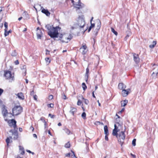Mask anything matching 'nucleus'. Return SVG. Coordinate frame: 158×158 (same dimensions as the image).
<instances>
[{"label":"nucleus","mask_w":158,"mask_h":158,"mask_svg":"<svg viewBox=\"0 0 158 158\" xmlns=\"http://www.w3.org/2000/svg\"><path fill=\"white\" fill-rule=\"evenodd\" d=\"M46 28L48 30V34L51 38L57 37L58 35V29L59 27H53L52 26L48 24L45 26Z\"/></svg>","instance_id":"1"},{"label":"nucleus","mask_w":158,"mask_h":158,"mask_svg":"<svg viewBox=\"0 0 158 158\" xmlns=\"http://www.w3.org/2000/svg\"><path fill=\"white\" fill-rule=\"evenodd\" d=\"M4 77L6 80H8L9 82H12L15 81L14 74L9 70L4 71Z\"/></svg>","instance_id":"2"},{"label":"nucleus","mask_w":158,"mask_h":158,"mask_svg":"<svg viewBox=\"0 0 158 158\" xmlns=\"http://www.w3.org/2000/svg\"><path fill=\"white\" fill-rule=\"evenodd\" d=\"M23 111V108L20 106H15L12 109V113H10L13 116H17L20 114Z\"/></svg>","instance_id":"3"},{"label":"nucleus","mask_w":158,"mask_h":158,"mask_svg":"<svg viewBox=\"0 0 158 158\" xmlns=\"http://www.w3.org/2000/svg\"><path fill=\"white\" fill-rule=\"evenodd\" d=\"M60 40L63 42L68 43L69 41L71 39V35L61 34L59 36Z\"/></svg>","instance_id":"4"},{"label":"nucleus","mask_w":158,"mask_h":158,"mask_svg":"<svg viewBox=\"0 0 158 158\" xmlns=\"http://www.w3.org/2000/svg\"><path fill=\"white\" fill-rule=\"evenodd\" d=\"M116 124H115L114 125V128L113 130L112 134L114 136H116V137H118L117 132L119 131L118 129V127L119 126L121 127L122 125V123L121 122L120 123L118 122L117 119L116 120Z\"/></svg>","instance_id":"5"},{"label":"nucleus","mask_w":158,"mask_h":158,"mask_svg":"<svg viewBox=\"0 0 158 158\" xmlns=\"http://www.w3.org/2000/svg\"><path fill=\"white\" fill-rule=\"evenodd\" d=\"M84 15H81L78 17L77 19V24L79 27L83 28L85 24Z\"/></svg>","instance_id":"6"},{"label":"nucleus","mask_w":158,"mask_h":158,"mask_svg":"<svg viewBox=\"0 0 158 158\" xmlns=\"http://www.w3.org/2000/svg\"><path fill=\"white\" fill-rule=\"evenodd\" d=\"M75 8L78 9L82 8L84 6L83 4L80 2V0H71Z\"/></svg>","instance_id":"7"},{"label":"nucleus","mask_w":158,"mask_h":158,"mask_svg":"<svg viewBox=\"0 0 158 158\" xmlns=\"http://www.w3.org/2000/svg\"><path fill=\"white\" fill-rule=\"evenodd\" d=\"M118 139V141L120 143V144L122 145L124 142V140L125 139V135L124 132L122 131L120 133L119 135H118V137H116Z\"/></svg>","instance_id":"8"},{"label":"nucleus","mask_w":158,"mask_h":158,"mask_svg":"<svg viewBox=\"0 0 158 158\" xmlns=\"http://www.w3.org/2000/svg\"><path fill=\"white\" fill-rule=\"evenodd\" d=\"M152 76L153 78H156L158 73V65H154L152 70Z\"/></svg>","instance_id":"9"},{"label":"nucleus","mask_w":158,"mask_h":158,"mask_svg":"<svg viewBox=\"0 0 158 158\" xmlns=\"http://www.w3.org/2000/svg\"><path fill=\"white\" fill-rule=\"evenodd\" d=\"M9 125L10 127H13L14 129L17 128L16 124V121L14 119L9 120L8 121Z\"/></svg>","instance_id":"10"},{"label":"nucleus","mask_w":158,"mask_h":158,"mask_svg":"<svg viewBox=\"0 0 158 158\" xmlns=\"http://www.w3.org/2000/svg\"><path fill=\"white\" fill-rule=\"evenodd\" d=\"M17 129L18 128H17L13 130H11L9 131V132L11 133L12 135H14L13 137L14 140H16L18 138V133L17 131Z\"/></svg>","instance_id":"11"},{"label":"nucleus","mask_w":158,"mask_h":158,"mask_svg":"<svg viewBox=\"0 0 158 158\" xmlns=\"http://www.w3.org/2000/svg\"><path fill=\"white\" fill-rule=\"evenodd\" d=\"M87 47L85 44H83L82 46L80 48V51L83 55L85 54L87 52Z\"/></svg>","instance_id":"12"},{"label":"nucleus","mask_w":158,"mask_h":158,"mask_svg":"<svg viewBox=\"0 0 158 158\" xmlns=\"http://www.w3.org/2000/svg\"><path fill=\"white\" fill-rule=\"evenodd\" d=\"M2 114L4 117H6L7 115L8 112L5 106L4 105L2 106Z\"/></svg>","instance_id":"13"},{"label":"nucleus","mask_w":158,"mask_h":158,"mask_svg":"<svg viewBox=\"0 0 158 158\" xmlns=\"http://www.w3.org/2000/svg\"><path fill=\"white\" fill-rule=\"evenodd\" d=\"M133 59L135 62L136 64L138 63L139 61V55L138 54L134 53L133 55Z\"/></svg>","instance_id":"14"},{"label":"nucleus","mask_w":158,"mask_h":158,"mask_svg":"<svg viewBox=\"0 0 158 158\" xmlns=\"http://www.w3.org/2000/svg\"><path fill=\"white\" fill-rule=\"evenodd\" d=\"M37 36L38 38L39 39H41V36L42 35V32L41 30L39 28V27H38L37 28Z\"/></svg>","instance_id":"15"},{"label":"nucleus","mask_w":158,"mask_h":158,"mask_svg":"<svg viewBox=\"0 0 158 158\" xmlns=\"http://www.w3.org/2000/svg\"><path fill=\"white\" fill-rule=\"evenodd\" d=\"M97 25L95 29V30L96 31V34H97L98 33V31L101 27V22L99 20H97Z\"/></svg>","instance_id":"16"},{"label":"nucleus","mask_w":158,"mask_h":158,"mask_svg":"<svg viewBox=\"0 0 158 158\" xmlns=\"http://www.w3.org/2000/svg\"><path fill=\"white\" fill-rule=\"evenodd\" d=\"M129 89L126 90L125 89H123L122 92V95L123 97L127 96L129 93Z\"/></svg>","instance_id":"17"},{"label":"nucleus","mask_w":158,"mask_h":158,"mask_svg":"<svg viewBox=\"0 0 158 158\" xmlns=\"http://www.w3.org/2000/svg\"><path fill=\"white\" fill-rule=\"evenodd\" d=\"M77 111V109L76 108L73 107H71L69 111V113L72 114L74 116L75 113Z\"/></svg>","instance_id":"18"},{"label":"nucleus","mask_w":158,"mask_h":158,"mask_svg":"<svg viewBox=\"0 0 158 158\" xmlns=\"http://www.w3.org/2000/svg\"><path fill=\"white\" fill-rule=\"evenodd\" d=\"M118 87L119 89L123 90L126 88V85L123 83H120L118 85Z\"/></svg>","instance_id":"19"},{"label":"nucleus","mask_w":158,"mask_h":158,"mask_svg":"<svg viewBox=\"0 0 158 158\" xmlns=\"http://www.w3.org/2000/svg\"><path fill=\"white\" fill-rule=\"evenodd\" d=\"M42 12L45 14L46 16H50V13L49 12V11L48 10H46L44 8H43L42 10Z\"/></svg>","instance_id":"20"},{"label":"nucleus","mask_w":158,"mask_h":158,"mask_svg":"<svg viewBox=\"0 0 158 158\" xmlns=\"http://www.w3.org/2000/svg\"><path fill=\"white\" fill-rule=\"evenodd\" d=\"M17 96H18V98L21 100H23L24 98V96L23 95V93H18Z\"/></svg>","instance_id":"21"},{"label":"nucleus","mask_w":158,"mask_h":158,"mask_svg":"<svg viewBox=\"0 0 158 158\" xmlns=\"http://www.w3.org/2000/svg\"><path fill=\"white\" fill-rule=\"evenodd\" d=\"M12 139V136H10L9 137H7L6 139V144H7V146H9V144L10 143V142H12V140H10V139Z\"/></svg>","instance_id":"22"},{"label":"nucleus","mask_w":158,"mask_h":158,"mask_svg":"<svg viewBox=\"0 0 158 158\" xmlns=\"http://www.w3.org/2000/svg\"><path fill=\"white\" fill-rule=\"evenodd\" d=\"M19 152H20V154L23 155L25 153V152L23 148L21 146H19Z\"/></svg>","instance_id":"23"},{"label":"nucleus","mask_w":158,"mask_h":158,"mask_svg":"<svg viewBox=\"0 0 158 158\" xmlns=\"http://www.w3.org/2000/svg\"><path fill=\"white\" fill-rule=\"evenodd\" d=\"M89 69L88 68H87L86 69V72L85 75V78L86 79V81H87L88 80V78L89 76Z\"/></svg>","instance_id":"24"},{"label":"nucleus","mask_w":158,"mask_h":158,"mask_svg":"<svg viewBox=\"0 0 158 158\" xmlns=\"http://www.w3.org/2000/svg\"><path fill=\"white\" fill-rule=\"evenodd\" d=\"M104 133L105 135L109 134L107 126L106 125L104 127Z\"/></svg>","instance_id":"25"},{"label":"nucleus","mask_w":158,"mask_h":158,"mask_svg":"<svg viewBox=\"0 0 158 158\" xmlns=\"http://www.w3.org/2000/svg\"><path fill=\"white\" fill-rule=\"evenodd\" d=\"M156 44V41H153L152 42V44H151L149 45V47L150 48H154Z\"/></svg>","instance_id":"26"},{"label":"nucleus","mask_w":158,"mask_h":158,"mask_svg":"<svg viewBox=\"0 0 158 158\" xmlns=\"http://www.w3.org/2000/svg\"><path fill=\"white\" fill-rule=\"evenodd\" d=\"M128 102V101L126 100H125L123 101V102L121 103L122 106H125Z\"/></svg>","instance_id":"27"},{"label":"nucleus","mask_w":158,"mask_h":158,"mask_svg":"<svg viewBox=\"0 0 158 158\" xmlns=\"http://www.w3.org/2000/svg\"><path fill=\"white\" fill-rule=\"evenodd\" d=\"M65 132L68 135H69L71 133L70 130L67 128H65L64 129Z\"/></svg>","instance_id":"28"},{"label":"nucleus","mask_w":158,"mask_h":158,"mask_svg":"<svg viewBox=\"0 0 158 158\" xmlns=\"http://www.w3.org/2000/svg\"><path fill=\"white\" fill-rule=\"evenodd\" d=\"M17 54V53L15 50L13 51L11 53V55L12 56H16Z\"/></svg>","instance_id":"29"},{"label":"nucleus","mask_w":158,"mask_h":158,"mask_svg":"<svg viewBox=\"0 0 158 158\" xmlns=\"http://www.w3.org/2000/svg\"><path fill=\"white\" fill-rule=\"evenodd\" d=\"M11 32V31L10 30H9L8 31H5L4 32V35L5 36H6L8 35Z\"/></svg>","instance_id":"30"},{"label":"nucleus","mask_w":158,"mask_h":158,"mask_svg":"<svg viewBox=\"0 0 158 158\" xmlns=\"http://www.w3.org/2000/svg\"><path fill=\"white\" fill-rule=\"evenodd\" d=\"M4 26L5 28L4 31H7L8 29V23L6 22H5L4 24Z\"/></svg>","instance_id":"31"},{"label":"nucleus","mask_w":158,"mask_h":158,"mask_svg":"<svg viewBox=\"0 0 158 158\" xmlns=\"http://www.w3.org/2000/svg\"><path fill=\"white\" fill-rule=\"evenodd\" d=\"M82 88L84 90H85L87 88V86L85 83H83L82 84Z\"/></svg>","instance_id":"32"},{"label":"nucleus","mask_w":158,"mask_h":158,"mask_svg":"<svg viewBox=\"0 0 158 158\" xmlns=\"http://www.w3.org/2000/svg\"><path fill=\"white\" fill-rule=\"evenodd\" d=\"M70 146V144L69 142H68L65 145V147L66 148H69Z\"/></svg>","instance_id":"33"},{"label":"nucleus","mask_w":158,"mask_h":158,"mask_svg":"<svg viewBox=\"0 0 158 158\" xmlns=\"http://www.w3.org/2000/svg\"><path fill=\"white\" fill-rule=\"evenodd\" d=\"M111 30L112 32H113L116 35H117L118 34L117 32L115 31L114 29L113 28H111Z\"/></svg>","instance_id":"34"},{"label":"nucleus","mask_w":158,"mask_h":158,"mask_svg":"<svg viewBox=\"0 0 158 158\" xmlns=\"http://www.w3.org/2000/svg\"><path fill=\"white\" fill-rule=\"evenodd\" d=\"M82 99L84 100V102L85 104L87 105L89 104V101L88 100L85 99L84 98H82Z\"/></svg>","instance_id":"35"},{"label":"nucleus","mask_w":158,"mask_h":158,"mask_svg":"<svg viewBox=\"0 0 158 158\" xmlns=\"http://www.w3.org/2000/svg\"><path fill=\"white\" fill-rule=\"evenodd\" d=\"M86 113L85 112H84L82 113L81 114V117L84 119H85L86 118Z\"/></svg>","instance_id":"36"},{"label":"nucleus","mask_w":158,"mask_h":158,"mask_svg":"<svg viewBox=\"0 0 158 158\" xmlns=\"http://www.w3.org/2000/svg\"><path fill=\"white\" fill-rule=\"evenodd\" d=\"M136 139H134L132 141V144L133 146H135L136 145Z\"/></svg>","instance_id":"37"},{"label":"nucleus","mask_w":158,"mask_h":158,"mask_svg":"<svg viewBox=\"0 0 158 158\" xmlns=\"http://www.w3.org/2000/svg\"><path fill=\"white\" fill-rule=\"evenodd\" d=\"M45 60L46 61V62L48 63V64L50 62V60L49 58H45Z\"/></svg>","instance_id":"38"},{"label":"nucleus","mask_w":158,"mask_h":158,"mask_svg":"<svg viewBox=\"0 0 158 158\" xmlns=\"http://www.w3.org/2000/svg\"><path fill=\"white\" fill-rule=\"evenodd\" d=\"M47 106L48 107L52 108L53 107L54 104L52 103H51L48 104Z\"/></svg>","instance_id":"39"},{"label":"nucleus","mask_w":158,"mask_h":158,"mask_svg":"<svg viewBox=\"0 0 158 158\" xmlns=\"http://www.w3.org/2000/svg\"><path fill=\"white\" fill-rule=\"evenodd\" d=\"M108 135H109V134H107L106 135H105V139L106 141H108Z\"/></svg>","instance_id":"40"},{"label":"nucleus","mask_w":158,"mask_h":158,"mask_svg":"<svg viewBox=\"0 0 158 158\" xmlns=\"http://www.w3.org/2000/svg\"><path fill=\"white\" fill-rule=\"evenodd\" d=\"M48 115L49 116H50L51 118H53L55 116L54 115H52L51 114H49Z\"/></svg>","instance_id":"41"},{"label":"nucleus","mask_w":158,"mask_h":158,"mask_svg":"<svg viewBox=\"0 0 158 158\" xmlns=\"http://www.w3.org/2000/svg\"><path fill=\"white\" fill-rule=\"evenodd\" d=\"M53 98V96L52 95H50L48 97V98L49 100H52Z\"/></svg>","instance_id":"42"},{"label":"nucleus","mask_w":158,"mask_h":158,"mask_svg":"<svg viewBox=\"0 0 158 158\" xmlns=\"http://www.w3.org/2000/svg\"><path fill=\"white\" fill-rule=\"evenodd\" d=\"M40 119L44 123H45L46 122L44 120V118L43 117H42Z\"/></svg>","instance_id":"43"},{"label":"nucleus","mask_w":158,"mask_h":158,"mask_svg":"<svg viewBox=\"0 0 158 158\" xmlns=\"http://www.w3.org/2000/svg\"><path fill=\"white\" fill-rule=\"evenodd\" d=\"M33 98H34V100H35L36 101L37 100V96H36V95H34L33 96Z\"/></svg>","instance_id":"44"},{"label":"nucleus","mask_w":158,"mask_h":158,"mask_svg":"<svg viewBox=\"0 0 158 158\" xmlns=\"http://www.w3.org/2000/svg\"><path fill=\"white\" fill-rule=\"evenodd\" d=\"M81 102L80 100H78L77 102V105H78L80 106L81 105Z\"/></svg>","instance_id":"45"},{"label":"nucleus","mask_w":158,"mask_h":158,"mask_svg":"<svg viewBox=\"0 0 158 158\" xmlns=\"http://www.w3.org/2000/svg\"><path fill=\"white\" fill-rule=\"evenodd\" d=\"M3 92V89L0 88V96H1V94Z\"/></svg>","instance_id":"46"},{"label":"nucleus","mask_w":158,"mask_h":158,"mask_svg":"<svg viewBox=\"0 0 158 158\" xmlns=\"http://www.w3.org/2000/svg\"><path fill=\"white\" fill-rule=\"evenodd\" d=\"M65 156L66 157H70V153H69L67 154H66Z\"/></svg>","instance_id":"47"},{"label":"nucleus","mask_w":158,"mask_h":158,"mask_svg":"<svg viewBox=\"0 0 158 158\" xmlns=\"http://www.w3.org/2000/svg\"><path fill=\"white\" fill-rule=\"evenodd\" d=\"M44 123V127L45 129H46L47 127V124L45 122V123Z\"/></svg>","instance_id":"48"},{"label":"nucleus","mask_w":158,"mask_h":158,"mask_svg":"<svg viewBox=\"0 0 158 158\" xmlns=\"http://www.w3.org/2000/svg\"><path fill=\"white\" fill-rule=\"evenodd\" d=\"M15 64H19V62L18 60L15 61Z\"/></svg>","instance_id":"49"},{"label":"nucleus","mask_w":158,"mask_h":158,"mask_svg":"<svg viewBox=\"0 0 158 158\" xmlns=\"http://www.w3.org/2000/svg\"><path fill=\"white\" fill-rule=\"evenodd\" d=\"M129 32V35L128 34L127 35L126 37V38L128 37L131 34V33L130 32Z\"/></svg>","instance_id":"50"},{"label":"nucleus","mask_w":158,"mask_h":158,"mask_svg":"<svg viewBox=\"0 0 158 158\" xmlns=\"http://www.w3.org/2000/svg\"><path fill=\"white\" fill-rule=\"evenodd\" d=\"M50 52L48 50H46V54H49Z\"/></svg>","instance_id":"51"},{"label":"nucleus","mask_w":158,"mask_h":158,"mask_svg":"<svg viewBox=\"0 0 158 158\" xmlns=\"http://www.w3.org/2000/svg\"><path fill=\"white\" fill-rule=\"evenodd\" d=\"M63 98L64 99H66V96L65 95H64L63 96Z\"/></svg>","instance_id":"52"},{"label":"nucleus","mask_w":158,"mask_h":158,"mask_svg":"<svg viewBox=\"0 0 158 158\" xmlns=\"http://www.w3.org/2000/svg\"><path fill=\"white\" fill-rule=\"evenodd\" d=\"M94 24H92L91 23V25L90 26V27L92 28V27H94Z\"/></svg>","instance_id":"53"},{"label":"nucleus","mask_w":158,"mask_h":158,"mask_svg":"<svg viewBox=\"0 0 158 158\" xmlns=\"http://www.w3.org/2000/svg\"><path fill=\"white\" fill-rule=\"evenodd\" d=\"M33 136L34 137H35V138H37V135L35 134H33Z\"/></svg>","instance_id":"54"},{"label":"nucleus","mask_w":158,"mask_h":158,"mask_svg":"<svg viewBox=\"0 0 158 158\" xmlns=\"http://www.w3.org/2000/svg\"><path fill=\"white\" fill-rule=\"evenodd\" d=\"M94 91H93V93H92V96H93V97L94 98H95V96L94 95Z\"/></svg>","instance_id":"55"},{"label":"nucleus","mask_w":158,"mask_h":158,"mask_svg":"<svg viewBox=\"0 0 158 158\" xmlns=\"http://www.w3.org/2000/svg\"><path fill=\"white\" fill-rule=\"evenodd\" d=\"M92 28V27H91L90 26L89 27V28L88 29V32H89L90 31V30H91Z\"/></svg>","instance_id":"56"},{"label":"nucleus","mask_w":158,"mask_h":158,"mask_svg":"<svg viewBox=\"0 0 158 158\" xmlns=\"http://www.w3.org/2000/svg\"><path fill=\"white\" fill-rule=\"evenodd\" d=\"M23 131V129H22V128H19V131H20V132H22Z\"/></svg>","instance_id":"57"},{"label":"nucleus","mask_w":158,"mask_h":158,"mask_svg":"<svg viewBox=\"0 0 158 158\" xmlns=\"http://www.w3.org/2000/svg\"><path fill=\"white\" fill-rule=\"evenodd\" d=\"M26 151H27V152H28V153H31V151H30V150H26Z\"/></svg>","instance_id":"58"},{"label":"nucleus","mask_w":158,"mask_h":158,"mask_svg":"<svg viewBox=\"0 0 158 158\" xmlns=\"http://www.w3.org/2000/svg\"><path fill=\"white\" fill-rule=\"evenodd\" d=\"M131 155L134 158L135 157V155L132 154H131Z\"/></svg>","instance_id":"59"},{"label":"nucleus","mask_w":158,"mask_h":158,"mask_svg":"<svg viewBox=\"0 0 158 158\" xmlns=\"http://www.w3.org/2000/svg\"><path fill=\"white\" fill-rule=\"evenodd\" d=\"M124 108H123L122 109V110L120 111L119 112H120L121 113L123 111H124Z\"/></svg>","instance_id":"60"},{"label":"nucleus","mask_w":158,"mask_h":158,"mask_svg":"<svg viewBox=\"0 0 158 158\" xmlns=\"http://www.w3.org/2000/svg\"><path fill=\"white\" fill-rule=\"evenodd\" d=\"M58 125L59 126H61V123H59L58 124Z\"/></svg>","instance_id":"61"},{"label":"nucleus","mask_w":158,"mask_h":158,"mask_svg":"<svg viewBox=\"0 0 158 158\" xmlns=\"http://www.w3.org/2000/svg\"><path fill=\"white\" fill-rule=\"evenodd\" d=\"M30 128L31 129H32V131H33L34 129V128L32 126Z\"/></svg>","instance_id":"62"},{"label":"nucleus","mask_w":158,"mask_h":158,"mask_svg":"<svg viewBox=\"0 0 158 158\" xmlns=\"http://www.w3.org/2000/svg\"><path fill=\"white\" fill-rule=\"evenodd\" d=\"M22 18V17H20V18H19V19H18V20L20 21V20Z\"/></svg>","instance_id":"63"},{"label":"nucleus","mask_w":158,"mask_h":158,"mask_svg":"<svg viewBox=\"0 0 158 158\" xmlns=\"http://www.w3.org/2000/svg\"><path fill=\"white\" fill-rule=\"evenodd\" d=\"M3 23H2L0 25V27L2 28V27H3Z\"/></svg>","instance_id":"64"}]
</instances>
